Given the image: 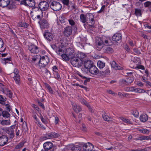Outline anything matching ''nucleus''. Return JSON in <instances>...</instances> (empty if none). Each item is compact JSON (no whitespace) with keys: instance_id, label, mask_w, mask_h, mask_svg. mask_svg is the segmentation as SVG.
Listing matches in <instances>:
<instances>
[{"instance_id":"1","label":"nucleus","mask_w":151,"mask_h":151,"mask_svg":"<svg viewBox=\"0 0 151 151\" xmlns=\"http://www.w3.org/2000/svg\"><path fill=\"white\" fill-rule=\"evenodd\" d=\"M111 41L110 39L105 36L101 38H98L96 41V47L98 50H100L104 47V45H110L109 42Z\"/></svg>"},{"instance_id":"2","label":"nucleus","mask_w":151,"mask_h":151,"mask_svg":"<svg viewBox=\"0 0 151 151\" xmlns=\"http://www.w3.org/2000/svg\"><path fill=\"white\" fill-rule=\"evenodd\" d=\"M43 12L38 7H35L32 8V11L30 13L31 17L34 20L36 19L40 20L43 16Z\"/></svg>"},{"instance_id":"3","label":"nucleus","mask_w":151,"mask_h":151,"mask_svg":"<svg viewBox=\"0 0 151 151\" xmlns=\"http://www.w3.org/2000/svg\"><path fill=\"white\" fill-rule=\"evenodd\" d=\"M10 0H0V6L2 8L6 7L8 9H11L14 7L12 4L10 3Z\"/></svg>"},{"instance_id":"4","label":"nucleus","mask_w":151,"mask_h":151,"mask_svg":"<svg viewBox=\"0 0 151 151\" xmlns=\"http://www.w3.org/2000/svg\"><path fill=\"white\" fill-rule=\"evenodd\" d=\"M48 57L47 56L40 57V60L39 63V65L40 68H44L46 66L49 62Z\"/></svg>"},{"instance_id":"5","label":"nucleus","mask_w":151,"mask_h":151,"mask_svg":"<svg viewBox=\"0 0 151 151\" xmlns=\"http://www.w3.org/2000/svg\"><path fill=\"white\" fill-rule=\"evenodd\" d=\"M77 56H75L70 58V62L71 64L75 67H78L81 65L82 63Z\"/></svg>"},{"instance_id":"6","label":"nucleus","mask_w":151,"mask_h":151,"mask_svg":"<svg viewBox=\"0 0 151 151\" xmlns=\"http://www.w3.org/2000/svg\"><path fill=\"white\" fill-rule=\"evenodd\" d=\"M93 65V62L91 60H86L84 63V68H82V70L85 73H87L89 69Z\"/></svg>"},{"instance_id":"7","label":"nucleus","mask_w":151,"mask_h":151,"mask_svg":"<svg viewBox=\"0 0 151 151\" xmlns=\"http://www.w3.org/2000/svg\"><path fill=\"white\" fill-rule=\"evenodd\" d=\"M38 6L39 9L42 11L47 10L49 7L48 3L46 1H41L39 3Z\"/></svg>"},{"instance_id":"8","label":"nucleus","mask_w":151,"mask_h":151,"mask_svg":"<svg viewBox=\"0 0 151 151\" xmlns=\"http://www.w3.org/2000/svg\"><path fill=\"white\" fill-rule=\"evenodd\" d=\"M50 6L51 9L55 11H59L62 8L61 5L59 2L55 1L52 2Z\"/></svg>"},{"instance_id":"9","label":"nucleus","mask_w":151,"mask_h":151,"mask_svg":"<svg viewBox=\"0 0 151 151\" xmlns=\"http://www.w3.org/2000/svg\"><path fill=\"white\" fill-rule=\"evenodd\" d=\"M15 127L12 126L8 128H4L6 132L7 133L10 138H12L14 137V129Z\"/></svg>"},{"instance_id":"10","label":"nucleus","mask_w":151,"mask_h":151,"mask_svg":"<svg viewBox=\"0 0 151 151\" xmlns=\"http://www.w3.org/2000/svg\"><path fill=\"white\" fill-rule=\"evenodd\" d=\"M28 50L31 53L33 54L38 53L39 52V48L33 44L28 46Z\"/></svg>"},{"instance_id":"11","label":"nucleus","mask_w":151,"mask_h":151,"mask_svg":"<svg viewBox=\"0 0 151 151\" xmlns=\"http://www.w3.org/2000/svg\"><path fill=\"white\" fill-rule=\"evenodd\" d=\"M52 48L55 50L56 52L58 54L60 55V54L63 53L64 48H60V47L59 46L58 43H56L55 45H51Z\"/></svg>"},{"instance_id":"12","label":"nucleus","mask_w":151,"mask_h":151,"mask_svg":"<svg viewBox=\"0 0 151 151\" xmlns=\"http://www.w3.org/2000/svg\"><path fill=\"white\" fill-rule=\"evenodd\" d=\"M58 43L59 46L60 47V48H63V47L65 50V47L68 44V41L66 38H62L60 39V40L58 42Z\"/></svg>"},{"instance_id":"13","label":"nucleus","mask_w":151,"mask_h":151,"mask_svg":"<svg viewBox=\"0 0 151 151\" xmlns=\"http://www.w3.org/2000/svg\"><path fill=\"white\" fill-rule=\"evenodd\" d=\"M66 53L71 58L75 56H77V53L75 52L74 50L72 48H68L65 49Z\"/></svg>"},{"instance_id":"14","label":"nucleus","mask_w":151,"mask_h":151,"mask_svg":"<svg viewBox=\"0 0 151 151\" xmlns=\"http://www.w3.org/2000/svg\"><path fill=\"white\" fill-rule=\"evenodd\" d=\"M86 16L88 19H89L88 24L92 26L94 24V19L93 15L91 13H88L86 14Z\"/></svg>"},{"instance_id":"15","label":"nucleus","mask_w":151,"mask_h":151,"mask_svg":"<svg viewBox=\"0 0 151 151\" xmlns=\"http://www.w3.org/2000/svg\"><path fill=\"white\" fill-rule=\"evenodd\" d=\"M134 59L136 60L134 61L133 60V62L134 63H136L137 65L134 68L135 69L137 68L138 69H141L143 70H144V66L143 65H139L141 63L139 58L136 57L134 58Z\"/></svg>"},{"instance_id":"16","label":"nucleus","mask_w":151,"mask_h":151,"mask_svg":"<svg viewBox=\"0 0 151 151\" xmlns=\"http://www.w3.org/2000/svg\"><path fill=\"white\" fill-rule=\"evenodd\" d=\"M93 147V145L91 143L88 142L83 145V149L85 151H91Z\"/></svg>"},{"instance_id":"17","label":"nucleus","mask_w":151,"mask_h":151,"mask_svg":"<svg viewBox=\"0 0 151 151\" xmlns=\"http://www.w3.org/2000/svg\"><path fill=\"white\" fill-rule=\"evenodd\" d=\"M72 32V27L71 26H67L65 28L64 34L66 36L68 37L71 35Z\"/></svg>"},{"instance_id":"18","label":"nucleus","mask_w":151,"mask_h":151,"mask_svg":"<svg viewBox=\"0 0 151 151\" xmlns=\"http://www.w3.org/2000/svg\"><path fill=\"white\" fill-rule=\"evenodd\" d=\"M8 137L5 135H2L0 137V146H3L8 142Z\"/></svg>"},{"instance_id":"19","label":"nucleus","mask_w":151,"mask_h":151,"mask_svg":"<svg viewBox=\"0 0 151 151\" xmlns=\"http://www.w3.org/2000/svg\"><path fill=\"white\" fill-rule=\"evenodd\" d=\"M45 38L47 40L50 41L53 40V36L52 34L48 32H46L44 34Z\"/></svg>"},{"instance_id":"20","label":"nucleus","mask_w":151,"mask_h":151,"mask_svg":"<svg viewBox=\"0 0 151 151\" xmlns=\"http://www.w3.org/2000/svg\"><path fill=\"white\" fill-rule=\"evenodd\" d=\"M22 3L30 7H33L35 5L34 0H24Z\"/></svg>"},{"instance_id":"21","label":"nucleus","mask_w":151,"mask_h":151,"mask_svg":"<svg viewBox=\"0 0 151 151\" xmlns=\"http://www.w3.org/2000/svg\"><path fill=\"white\" fill-rule=\"evenodd\" d=\"M59 136V135L58 134L55 132H52L46 134L45 137L47 139H50L57 137Z\"/></svg>"},{"instance_id":"22","label":"nucleus","mask_w":151,"mask_h":151,"mask_svg":"<svg viewBox=\"0 0 151 151\" xmlns=\"http://www.w3.org/2000/svg\"><path fill=\"white\" fill-rule=\"evenodd\" d=\"M79 100L81 104L86 106L88 108L90 112H93V111L91 108V106L84 99L82 98H80Z\"/></svg>"},{"instance_id":"23","label":"nucleus","mask_w":151,"mask_h":151,"mask_svg":"<svg viewBox=\"0 0 151 151\" xmlns=\"http://www.w3.org/2000/svg\"><path fill=\"white\" fill-rule=\"evenodd\" d=\"M88 71L91 74L93 75H96L99 72L98 69L94 65L89 69Z\"/></svg>"},{"instance_id":"24","label":"nucleus","mask_w":151,"mask_h":151,"mask_svg":"<svg viewBox=\"0 0 151 151\" xmlns=\"http://www.w3.org/2000/svg\"><path fill=\"white\" fill-rule=\"evenodd\" d=\"M53 146L52 143L50 142H47L43 144V147L45 150L47 151L52 148Z\"/></svg>"},{"instance_id":"25","label":"nucleus","mask_w":151,"mask_h":151,"mask_svg":"<svg viewBox=\"0 0 151 151\" xmlns=\"http://www.w3.org/2000/svg\"><path fill=\"white\" fill-rule=\"evenodd\" d=\"M63 50V53L60 54V55H61L62 58L63 60L65 61H68L70 59V57L66 53L65 48Z\"/></svg>"},{"instance_id":"26","label":"nucleus","mask_w":151,"mask_h":151,"mask_svg":"<svg viewBox=\"0 0 151 151\" xmlns=\"http://www.w3.org/2000/svg\"><path fill=\"white\" fill-rule=\"evenodd\" d=\"M76 55L81 61L82 60H83V59H85L87 56V55L86 54L81 52H78V53H77Z\"/></svg>"},{"instance_id":"27","label":"nucleus","mask_w":151,"mask_h":151,"mask_svg":"<svg viewBox=\"0 0 151 151\" xmlns=\"http://www.w3.org/2000/svg\"><path fill=\"white\" fill-rule=\"evenodd\" d=\"M121 39V35L120 34L116 33L112 37V40L114 41H117Z\"/></svg>"},{"instance_id":"28","label":"nucleus","mask_w":151,"mask_h":151,"mask_svg":"<svg viewBox=\"0 0 151 151\" xmlns=\"http://www.w3.org/2000/svg\"><path fill=\"white\" fill-rule=\"evenodd\" d=\"M105 70L104 71H101L100 72V74L103 76H105L109 75L110 73V70L108 68H106Z\"/></svg>"},{"instance_id":"29","label":"nucleus","mask_w":151,"mask_h":151,"mask_svg":"<svg viewBox=\"0 0 151 151\" xmlns=\"http://www.w3.org/2000/svg\"><path fill=\"white\" fill-rule=\"evenodd\" d=\"M111 67L115 70H122L123 68L122 67L119 66L114 61H113L111 63Z\"/></svg>"},{"instance_id":"30","label":"nucleus","mask_w":151,"mask_h":151,"mask_svg":"<svg viewBox=\"0 0 151 151\" xmlns=\"http://www.w3.org/2000/svg\"><path fill=\"white\" fill-rule=\"evenodd\" d=\"M103 52L105 53H111L113 52V49L109 47H105L103 49Z\"/></svg>"},{"instance_id":"31","label":"nucleus","mask_w":151,"mask_h":151,"mask_svg":"<svg viewBox=\"0 0 151 151\" xmlns=\"http://www.w3.org/2000/svg\"><path fill=\"white\" fill-rule=\"evenodd\" d=\"M148 119V116L146 114H143L141 115L139 118L140 121L143 122L147 121Z\"/></svg>"},{"instance_id":"32","label":"nucleus","mask_w":151,"mask_h":151,"mask_svg":"<svg viewBox=\"0 0 151 151\" xmlns=\"http://www.w3.org/2000/svg\"><path fill=\"white\" fill-rule=\"evenodd\" d=\"M3 92L9 98H11L12 96V93L10 90L8 89H3Z\"/></svg>"},{"instance_id":"33","label":"nucleus","mask_w":151,"mask_h":151,"mask_svg":"<svg viewBox=\"0 0 151 151\" xmlns=\"http://www.w3.org/2000/svg\"><path fill=\"white\" fill-rule=\"evenodd\" d=\"M119 118L124 123L129 124H132L131 120L129 119L122 116L120 117Z\"/></svg>"},{"instance_id":"34","label":"nucleus","mask_w":151,"mask_h":151,"mask_svg":"<svg viewBox=\"0 0 151 151\" xmlns=\"http://www.w3.org/2000/svg\"><path fill=\"white\" fill-rule=\"evenodd\" d=\"M73 108L74 111L77 113L79 112L81 110V107L77 105L76 104H74L73 105Z\"/></svg>"},{"instance_id":"35","label":"nucleus","mask_w":151,"mask_h":151,"mask_svg":"<svg viewBox=\"0 0 151 151\" xmlns=\"http://www.w3.org/2000/svg\"><path fill=\"white\" fill-rule=\"evenodd\" d=\"M41 56L40 55H36L33 57L32 58V60L34 63L37 62L39 63L40 60Z\"/></svg>"},{"instance_id":"36","label":"nucleus","mask_w":151,"mask_h":151,"mask_svg":"<svg viewBox=\"0 0 151 151\" xmlns=\"http://www.w3.org/2000/svg\"><path fill=\"white\" fill-rule=\"evenodd\" d=\"M11 61V58H1L0 60L1 62L4 64H6L7 63H9Z\"/></svg>"},{"instance_id":"37","label":"nucleus","mask_w":151,"mask_h":151,"mask_svg":"<svg viewBox=\"0 0 151 151\" xmlns=\"http://www.w3.org/2000/svg\"><path fill=\"white\" fill-rule=\"evenodd\" d=\"M41 26L44 28H47L49 27L47 22L45 19H43L41 22Z\"/></svg>"},{"instance_id":"38","label":"nucleus","mask_w":151,"mask_h":151,"mask_svg":"<svg viewBox=\"0 0 151 151\" xmlns=\"http://www.w3.org/2000/svg\"><path fill=\"white\" fill-rule=\"evenodd\" d=\"M81 149V147L79 145H74L72 148L73 151H80Z\"/></svg>"},{"instance_id":"39","label":"nucleus","mask_w":151,"mask_h":151,"mask_svg":"<svg viewBox=\"0 0 151 151\" xmlns=\"http://www.w3.org/2000/svg\"><path fill=\"white\" fill-rule=\"evenodd\" d=\"M86 16H85L84 14H81L80 16V20L81 22L83 23L86 22L87 21L86 19Z\"/></svg>"},{"instance_id":"40","label":"nucleus","mask_w":151,"mask_h":151,"mask_svg":"<svg viewBox=\"0 0 151 151\" xmlns=\"http://www.w3.org/2000/svg\"><path fill=\"white\" fill-rule=\"evenodd\" d=\"M0 123L3 125H9L10 124L11 122L10 120H2Z\"/></svg>"},{"instance_id":"41","label":"nucleus","mask_w":151,"mask_h":151,"mask_svg":"<svg viewBox=\"0 0 151 151\" xmlns=\"http://www.w3.org/2000/svg\"><path fill=\"white\" fill-rule=\"evenodd\" d=\"M120 85L122 86L125 85H128L127 83V81L126 78L122 79L119 81Z\"/></svg>"},{"instance_id":"42","label":"nucleus","mask_w":151,"mask_h":151,"mask_svg":"<svg viewBox=\"0 0 151 151\" xmlns=\"http://www.w3.org/2000/svg\"><path fill=\"white\" fill-rule=\"evenodd\" d=\"M14 79L16 83L19 84L20 82V78L19 75H17L16 76H14Z\"/></svg>"},{"instance_id":"43","label":"nucleus","mask_w":151,"mask_h":151,"mask_svg":"<svg viewBox=\"0 0 151 151\" xmlns=\"http://www.w3.org/2000/svg\"><path fill=\"white\" fill-rule=\"evenodd\" d=\"M134 92L139 93H145V91L143 89L137 88L135 87Z\"/></svg>"},{"instance_id":"44","label":"nucleus","mask_w":151,"mask_h":151,"mask_svg":"<svg viewBox=\"0 0 151 151\" xmlns=\"http://www.w3.org/2000/svg\"><path fill=\"white\" fill-rule=\"evenodd\" d=\"M105 65V63L101 61H99L97 62V66L100 68H103Z\"/></svg>"},{"instance_id":"45","label":"nucleus","mask_w":151,"mask_h":151,"mask_svg":"<svg viewBox=\"0 0 151 151\" xmlns=\"http://www.w3.org/2000/svg\"><path fill=\"white\" fill-rule=\"evenodd\" d=\"M102 116L104 120L105 121H110L111 119V117L106 115V113L103 114Z\"/></svg>"},{"instance_id":"46","label":"nucleus","mask_w":151,"mask_h":151,"mask_svg":"<svg viewBox=\"0 0 151 151\" xmlns=\"http://www.w3.org/2000/svg\"><path fill=\"white\" fill-rule=\"evenodd\" d=\"M3 116L4 117L8 118L10 116V114L7 111H2V114Z\"/></svg>"},{"instance_id":"47","label":"nucleus","mask_w":151,"mask_h":151,"mask_svg":"<svg viewBox=\"0 0 151 151\" xmlns=\"http://www.w3.org/2000/svg\"><path fill=\"white\" fill-rule=\"evenodd\" d=\"M134 88L135 87L133 86L130 87H127L124 88V90L126 91L134 92Z\"/></svg>"},{"instance_id":"48","label":"nucleus","mask_w":151,"mask_h":151,"mask_svg":"<svg viewBox=\"0 0 151 151\" xmlns=\"http://www.w3.org/2000/svg\"><path fill=\"white\" fill-rule=\"evenodd\" d=\"M42 68L41 70L42 72L43 73H45L48 76H50V72L49 70H48L47 69H46L44 67Z\"/></svg>"},{"instance_id":"49","label":"nucleus","mask_w":151,"mask_h":151,"mask_svg":"<svg viewBox=\"0 0 151 151\" xmlns=\"http://www.w3.org/2000/svg\"><path fill=\"white\" fill-rule=\"evenodd\" d=\"M45 87L47 88V89L48 90V91L51 94H53V91L52 90L51 87L47 83H45Z\"/></svg>"},{"instance_id":"50","label":"nucleus","mask_w":151,"mask_h":151,"mask_svg":"<svg viewBox=\"0 0 151 151\" xmlns=\"http://www.w3.org/2000/svg\"><path fill=\"white\" fill-rule=\"evenodd\" d=\"M28 25L27 24L24 22H22L19 23L18 26L19 27L27 28Z\"/></svg>"},{"instance_id":"51","label":"nucleus","mask_w":151,"mask_h":151,"mask_svg":"<svg viewBox=\"0 0 151 151\" xmlns=\"http://www.w3.org/2000/svg\"><path fill=\"white\" fill-rule=\"evenodd\" d=\"M6 98L3 97L2 95H0V103L2 104H4V101H6Z\"/></svg>"},{"instance_id":"52","label":"nucleus","mask_w":151,"mask_h":151,"mask_svg":"<svg viewBox=\"0 0 151 151\" xmlns=\"http://www.w3.org/2000/svg\"><path fill=\"white\" fill-rule=\"evenodd\" d=\"M134 14L137 16H140L141 15V10L138 9H135Z\"/></svg>"},{"instance_id":"53","label":"nucleus","mask_w":151,"mask_h":151,"mask_svg":"<svg viewBox=\"0 0 151 151\" xmlns=\"http://www.w3.org/2000/svg\"><path fill=\"white\" fill-rule=\"evenodd\" d=\"M126 79L127 81V83L128 85L132 83L134 80L133 78L131 77H129L126 78Z\"/></svg>"},{"instance_id":"54","label":"nucleus","mask_w":151,"mask_h":151,"mask_svg":"<svg viewBox=\"0 0 151 151\" xmlns=\"http://www.w3.org/2000/svg\"><path fill=\"white\" fill-rule=\"evenodd\" d=\"M144 6L146 7H151V2L147 1L144 4Z\"/></svg>"},{"instance_id":"55","label":"nucleus","mask_w":151,"mask_h":151,"mask_svg":"<svg viewBox=\"0 0 151 151\" xmlns=\"http://www.w3.org/2000/svg\"><path fill=\"white\" fill-rule=\"evenodd\" d=\"M62 1L64 5L68 6L69 4V0H62Z\"/></svg>"},{"instance_id":"56","label":"nucleus","mask_w":151,"mask_h":151,"mask_svg":"<svg viewBox=\"0 0 151 151\" xmlns=\"http://www.w3.org/2000/svg\"><path fill=\"white\" fill-rule=\"evenodd\" d=\"M53 74L55 78L57 79H59L60 78V76L57 72H54Z\"/></svg>"},{"instance_id":"57","label":"nucleus","mask_w":151,"mask_h":151,"mask_svg":"<svg viewBox=\"0 0 151 151\" xmlns=\"http://www.w3.org/2000/svg\"><path fill=\"white\" fill-rule=\"evenodd\" d=\"M40 118L41 119V121H42V122L46 124L47 123V121L45 119L43 118L42 114H40Z\"/></svg>"},{"instance_id":"58","label":"nucleus","mask_w":151,"mask_h":151,"mask_svg":"<svg viewBox=\"0 0 151 151\" xmlns=\"http://www.w3.org/2000/svg\"><path fill=\"white\" fill-rule=\"evenodd\" d=\"M139 131L140 132L144 134H148L149 133V131L147 129H140Z\"/></svg>"},{"instance_id":"59","label":"nucleus","mask_w":151,"mask_h":151,"mask_svg":"<svg viewBox=\"0 0 151 151\" xmlns=\"http://www.w3.org/2000/svg\"><path fill=\"white\" fill-rule=\"evenodd\" d=\"M132 114L135 117H137L139 115L138 112L136 110L133 111Z\"/></svg>"},{"instance_id":"60","label":"nucleus","mask_w":151,"mask_h":151,"mask_svg":"<svg viewBox=\"0 0 151 151\" xmlns=\"http://www.w3.org/2000/svg\"><path fill=\"white\" fill-rule=\"evenodd\" d=\"M133 50L135 55H139L141 53L140 51L137 49H134Z\"/></svg>"},{"instance_id":"61","label":"nucleus","mask_w":151,"mask_h":151,"mask_svg":"<svg viewBox=\"0 0 151 151\" xmlns=\"http://www.w3.org/2000/svg\"><path fill=\"white\" fill-rule=\"evenodd\" d=\"M69 24L71 26H73L75 24V23L74 21L71 19L68 20Z\"/></svg>"},{"instance_id":"62","label":"nucleus","mask_w":151,"mask_h":151,"mask_svg":"<svg viewBox=\"0 0 151 151\" xmlns=\"http://www.w3.org/2000/svg\"><path fill=\"white\" fill-rule=\"evenodd\" d=\"M23 145V144L22 143H19L18 145L16 146L15 148L17 149H19L22 147Z\"/></svg>"},{"instance_id":"63","label":"nucleus","mask_w":151,"mask_h":151,"mask_svg":"<svg viewBox=\"0 0 151 151\" xmlns=\"http://www.w3.org/2000/svg\"><path fill=\"white\" fill-rule=\"evenodd\" d=\"M147 139V137H143V136L139 137V139H139V140H143Z\"/></svg>"},{"instance_id":"64","label":"nucleus","mask_w":151,"mask_h":151,"mask_svg":"<svg viewBox=\"0 0 151 151\" xmlns=\"http://www.w3.org/2000/svg\"><path fill=\"white\" fill-rule=\"evenodd\" d=\"M105 5H103L101 7V9L98 12V13H101V12H102L104 11V9H105Z\"/></svg>"}]
</instances>
